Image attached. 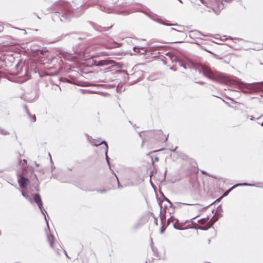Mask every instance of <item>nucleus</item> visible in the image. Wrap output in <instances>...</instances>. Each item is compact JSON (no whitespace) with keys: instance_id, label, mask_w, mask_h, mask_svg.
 <instances>
[{"instance_id":"1","label":"nucleus","mask_w":263,"mask_h":263,"mask_svg":"<svg viewBox=\"0 0 263 263\" xmlns=\"http://www.w3.org/2000/svg\"><path fill=\"white\" fill-rule=\"evenodd\" d=\"M93 144L95 146H98V145H99L101 144H104L105 146V155H106V160H107V162L108 163V164L109 165V161H108V158L107 157V151H108V146H107V144L106 143V142L104 141H102L101 139V138H99L98 139H97V140H95L93 142Z\"/></svg>"},{"instance_id":"2","label":"nucleus","mask_w":263,"mask_h":263,"mask_svg":"<svg viewBox=\"0 0 263 263\" xmlns=\"http://www.w3.org/2000/svg\"><path fill=\"white\" fill-rule=\"evenodd\" d=\"M34 200L35 202V203L37 204L39 209L41 210V211H42L43 214H44V213L42 210V207L43 206V203L42 202L41 196H40L39 194H36L35 195L34 198Z\"/></svg>"},{"instance_id":"3","label":"nucleus","mask_w":263,"mask_h":263,"mask_svg":"<svg viewBox=\"0 0 263 263\" xmlns=\"http://www.w3.org/2000/svg\"><path fill=\"white\" fill-rule=\"evenodd\" d=\"M28 182V180L24 177H21L18 180L19 185L23 188H25L26 187Z\"/></svg>"},{"instance_id":"4","label":"nucleus","mask_w":263,"mask_h":263,"mask_svg":"<svg viewBox=\"0 0 263 263\" xmlns=\"http://www.w3.org/2000/svg\"><path fill=\"white\" fill-rule=\"evenodd\" d=\"M239 185H251V184H248V183H238V184H236V185H234L233 186H232L231 189H230L229 190L227 191L223 195V196H226L228 195V193L231 190H232L233 189H234V187H235L236 186H239Z\"/></svg>"},{"instance_id":"5","label":"nucleus","mask_w":263,"mask_h":263,"mask_svg":"<svg viewBox=\"0 0 263 263\" xmlns=\"http://www.w3.org/2000/svg\"><path fill=\"white\" fill-rule=\"evenodd\" d=\"M110 63H111L109 61L102 60L98 62V63L97 64V66H102L104 65H107L108 64H110Z\"/></svg>"},{"instance_id":"6","label":"nucleus","mask_w":263,"mask_h":263,"mask_svg":"<svg viewBox=\"0 0 263 263\" xmlns=\"http://www.w3.org/2000/svg\"><path fill=\"white\" fill-rule=\"evenodd\" d=\"M47 238L49 242H50V246L53 247L52 240L53 239V237L52 236H48Z\"/></svg>"},{"instance_id":"7","label":"nucleus","mask_w":263,"mask_h":263,"mask_svg":"<svg viewBox=\"0 0 263 263\" xmlns=\"http://www.w3.org/2000/svg\"><path fill=\"white\" fill-rule=\"evenodd\" d=\"M196 72L199 73L201 76H204L203 72H202L200 70H196Z\"/></svg>"},{"instance_id":"8","label":"nucleus","mask_w":263,"mask_h":263,"mask_svg":"<svg viewBox=\"0 0 263 263\" xmlns=\"http://www.w3.org/2000/svg\"><path fill=\"white\" fill-rule=\"evenodd\" d=\"M176 203H177L178 206H180V205L181 204L191 205V204L182 203H181V202H177Z\"/></svg>"},{"instance_id":"9","label":"nucleus","mask_w":263,"mask_h":263,"mask_svg":"<svg viewBox=\"0 0 263 263\" xmlns=\"http://www.w3.org/2000/svg\"><path fill=\"white\" fill-rule=\"evenodd\" d=\"M0 133L4 135L7 134L8 133L7 131L6 130H2L0 131Z\"/></svg>"},{"instance_id":"10","label":"nucleus","mask_w":263,"mask_h":263,"mask_svg":"<svg viewBox=\"0 0 263 263\" xmlns=\"http://www.w3.org/2000/svg\"><path fill=\"white\" fill-rule=\"evenodd\" d=\"M22 195L24 197H26V196H25V194H24V192H22Z\"/></svg>"},{"instance_id":"11","label":"nucleus","mask_w":263,"mask_h":263,"mask_svg":"<svg viewBox=\"0 0 263 263\" xmlns=\"http://www.w3.org/2000/svg\"><path fill=\"white\" fill-rule=\"evenodd\" d=\"M45 220H46V217H45ZM46 221H47V220H46ZM46 223H47V227H48V222H47V221H46Z\"/></svg>"},{"instance_id":"12","label":"nucleus","mask_w":263,"mask_h":263,"mask_svg":"<svg viewBox=\"0 0 263 263\" xmlns=\"http://www.w3.org/2000/svg\"><path fill=\"white\" fill-rule=\"evenodd\" d=\"M172 30H175V31H178L177 30H176L175 29H174V28H172Z\"/></svg>"},{"instance_id":"13","label":"nucleus","mask_w":263,"mask_h":263,"mask_svg":"<svg viewBox=\"0 0 263 263\" xmlns=\"http://www.w3.org/2000/svg\"><path fill=\"white\" fill-rule=\"evenodd\" d=\"M253 116H251V117L250 119H251V120H253Z\"/></svg>"},{"instance_id":"14","label":"nucleus","mask_w":263,"mask_h":263,"mask_svg":"<svg viewBox=\"0 0 263 263\" xmlns=\"http://www.w3.org/2000/svg\"><path fill=\"white\" fill-rule=\"evenodd\" d=\"M163 230L162 229L161 230V233H163Z\"/></svg>"},{"instance_id":"15","label":"nucleus","mask_w":263,"mask_h":263,"mask_svg":"<svg viewBox=\"0 0 263 263\" xmlns=\"http://www.w3.org/2000/svg\"><path fill=\"white\" fill-rule=\"evenodd\" d=\"M156 161H158V158H156Z\"/></svg>"},{"instance_id":"16","label":"nucleus","mask_w":263,"mask_h":263,"mask_svg":"<svg viewBox=\"0 0 263 263\" xmlns=\"http://www.w3.org/2000/svg\"><path fill=\"white\" fill-rule=\"evenodd\" d=\"M261 125L263 126V122L261 123Z\"/></svg>"},{"instance_id":"17","label":"nucleus","mask_w":263,"mask_h":263,"mask_svg":"<svg viewBox=\"0 0 263 263\" xmlns=\"http://www.w3.org/2000/svg\"><path fill=\"white\" fill-rule=\"evenodd\" d=\"M36 165L37 166H39V164H37V163H36Z\"/></svg>"},{"instance_id":"18","label":"nucleus","mask_w":263,"mask_h":263,"mask_svg":"<svg viewBox=\"0 0 263 263\" xmlns=\"http://www.w3.org/2000/svg\"><path fill=\"white\" fill-rule=\"evenodd\" d=\"M178 1H179V2H180V3H181V0H178Z\"/></svg>"}]
</instances>
